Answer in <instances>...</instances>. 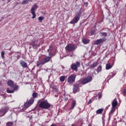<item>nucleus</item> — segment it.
Masks as SVG:
<instances>
[{"label":"nucleus","instance_id":"9","mask_svg":"<svg viewBox=\"0 0 126 126\" xmlns=\"http://www.w3.org/2000/svg\"><path fill=\"white\" fill-rule=\"evenodd\" d=\"M92 81V77L88 76L87 78L84 79L82 82V84L84 85L87 84V83H89V82H91Z\"/></svg>","mask_w":126,"mask_h":126},{"label":"nucleus","instance_id":"33","mask_svg":"<svg viewBox=\"0 0 126 126\" xmlns=\"http://www.w3.org/2000/svg\"><path fill=\"white\" fill-rule=\"evenodd\" d=\"M12 125H13V122H9L6 123V126H12Z\"/></svg>","mask_w":126,"mask_h":126},{"label":"nucleus","instance_id":"40","mask_svg":"<svg viewBox=\"0 0 126 126\" xmlns=\"http://www.w3.org/2000/svg\"><path fill=\"white\" fill-rule=\"evenodd\" d=\"M84 5H85V6L87 7L88 6V3L87 2L84 3Z\"/></svg>","mask_w":126,"mask_h":126},{"label":"nucleus","instance_id":"21","mask_svg":"<svg viewBox=\"0 0 126 126\" xmlns=\"http://www.w3.org/2000/svg\"><path fill=\"white\" fill-rule=\"evenodd\" d=\"M75 106H76V101L75 100H73L72 102L71 108H70V110H73Z\"/></svg>","mask_w":126,"mask_h":126},{"label":"nucleus","instance_id":"29","mask_svg":"<svg viewBox=\"0 0 126 126\" xmlns=\"http://www.w3.org/2000/svg\"><path fill=\"white\" fill-rule=\"evenodd\" d=\"M6 92H7V93L11 94V93H14V91L10 90L9 88H8V89H7V90H6Z\"/></svg>","mask_w":126,"mask_h":126},{"label":"nucleus","instance_id":"25","mask_svg":"<svg viewBox=\"0 0 126 126\" xmlns=\"http://www.w3.org/2000/svg\"><path fill=\"white\" fill-rule=\"evenodd\" d=\"M102 71V66H101V65H99L96 68V71L97 73H99V72H100V71Z\"/></svg>","mask_w":126,"mask_h":126},{"label":"nucleus","instance_id":"22","mask_svg":"<svg viewBox=\"0 0 126 126\" xmlns=\"http://www.w3.org/2000/svg\"><path fill=\"white\" fill-rule=\"evenodd\" d=\"M115 111H116V107H112L111 110L110 111L109 115L113 116V114H114V113H115Z\"/></svg>","mask_w":126,"mask_h":126},{"label":"nucleus","instance_id":"24","mask_svg":"<svg viewBox=\"0 0 126 126\" xmlns=\"http://www.w3.org/2000/svg\"><path fill=\"white\" fill-rule=\"evenodd\" d=\"M32 99H35L38 97V94L36 92H33L32 94Z\"/></svg>","mask_w":126,"mask_h":126},{"label":"nucleus","instance_id":"20","mask_svg":"<svg viewBox=\"0 0 126 126\" xmlns=\"http://www.w3.org/2000/svg\"><path fill=\"white\" fill-rule=\"evenodd\" d=\"M97 65H98V62L94 63L92 64H91L90 65L91 69L94 68V67H96V66H97Z\"/></svg>","mask_w":126,"mask_h":126},{"label":"nucleus","instance_id":"4","mask_svg":"<svg viewBox=\"0 0 126 126\" xmlns=\"http://www.w3.org/2000/svg\"><path fill=\"white\" fill-rule=\"evenodd\" d=\"M66 52H68L69 53H71V52H73L76 48L75 47V45L72 44H68L65 48Z\"/></svg>","mask_w":126,"mask_h":126},{"label":"nucleus","instance_id":"1","mask_svg":"<svg viewBox=\"0 0 126 126\" xmlns=\"http://www.w3.org/2000/svg\"><path fill=\"white\" fill-rule=\"evenodd\" d=\"M38 103H39L38 106L40 109L48 110L51 108V105L47 100L41 101V99H39Z\"/></svg>","mask_w":126,"mask_h":126},{"label":"nucleus","instance_id":"2","mask_svg":"<svg viewBox=\"0 0 126 126\" xmlns=\"http://www.w3.org/2000/svg\"><path fill=\"white\" fill-rule=\"evenodd\" d=\"M81 14H82V12L81 11H79L77 15L74 17L73 19L69 23V24H75L77 23L79 21V19H80Z\"/></svg>","mask_w":126,"mask_h":126},{"label":"nucleus","instance_id":"13","mask_svg":"<svg viewBox=\"0 0 126 126\" xmlns=\"http://www.w3.org/2000/svg\"><path fill=\"white\" fill-rule=\"evenodd\" d=\"M112 107L113 108H116L117 106H118V101L117 100V98H115L112 102Z\"/></svg>","mask_w":126,"mask_h":126},{"label":"nucleus","instance_id":"28","mask_svg":"<svg viewBox=\"0 0 126 126\" xmlns=\"http://www.w3.org/2000/svg\"><path fill=\"white\" fill-rule=\"evenodd\" d=\"M65 80V76H62L60 77V81L63 82Z\"/></svg>","mask_w":126,"mask_h":126},{"label":"nucleus","instance_id":"47","mask_svg":"<svg viewBox=\"0 0 126 126\" xmlns=\"http://www.w3.org/2000/svg\"><path fill=\"white\" fill-rule=\"evenodd\" d=\"M89 126H91V125H89Z\"/></svg>","mask_w":126,"mask_h":126},{"label":"nucleus","instance_id":"17","mask_svg":"<svg viewBox=\"0 0 126 126\" xmlns=\"http://www.w3.org/2000/svg\"><path fill=\"white\" fill-rule=\"evenodd\" d=\"M82 42L84 45H87L90 42V39H87L86 38H84L82 39Z\"/></svg>","mask_w":126,"mask_h":126},{"label":"nucleus","instance_id":"35","mask_svg":"<svg viewBox=\"0 0 126 126\" xmlns=\"http://www.w3.org/2000/svg\"><path fill=\"white\" fill-rule=\"evenodd\" d=\"M28 2V0H24L22 2V4H26Z\"/></svg>","mask_w":126,"mask_h":126},{"label":"nucleus","instance_id":"36","mask_svg":"<svg viewBox=\"0 0 126 126\" xmlns=\"http://www.w3.org/2000/svg\"><path fill=\"white\" fill-rule=\"evenodd\" d=\"M97 96L99 99H101L102 98V94L100 93H98V94H97Z\"/></svg>","mask_w":126,"mask_h":126},{"label":"nucleus","instance_id":"15","mask_svg":"<svg viewBox=\"0 0 126 126\" xmlns=\"http://www.w3.org/2000/svg\"><path fill=\"white\" fill-rule=\"evenodd\" d=\"M7 85L10 87H13L14 86V82L12 80H9L8 81Z\"/></svg>","mask_w":126,"mask_h":126},{"label":"nucleus","instance_id":"12","mask_svg":"<svg viewBox=\"0 0 126 126\" xmlns=\"http://www.w3.org/2000/svg\"><path fill=\"white\" fill-rule=\"evenodd\" d=\"M78 87H79V85H78L77 84H74V85L73 87V92L74 93H76V92H77Z\"/></svg>","mask_w":126,"mask_h":126},{"label":"nucleus","instance_id":"34","mask_svg":"<svg viewBox=\"0 0 126 126\" xmlns=\"http://www.w3.org/2000/svg\"><path fill=\"white\" fill-rule=\"evenodd\" d=\"M38 20L39 21H40L41 22H42V21L44 20V17L40 16L38 17Z\"/></svg>","mask_w":126,"mask_h":126},{"label":"nucleus","instance_id":"7","mask_svg":"<svg viewBox=\"0 0 126 126\" xmlns=\"http://www.w3.org/2000/svg\"><path fill=\"white\" fill-rule=\"evenodd\" d=\"M34 99L33 98H31L29 101H27V102L25 103L24 104V107L26 109H27L31 106L34 103Z\"/></svg>","mask_w":126,"mask_h":126},{"label":"nucleus","instance_id":"39","mask_svg":"<svg viewBox=\"0 0 126 126\" xmlns=\"http://www.w3.org/2000/svg\"><path fill=\"white\" fill-rule=\"evenodd\" d=\"M94 33H95V31H91V35H94Z\"/></svg>","mask_w":126,"mask_h":126},{"label":"nucleus","instance_id":"16","mask_svg":"<svg viewBox=\"0 0 126 126\" xmlns=\"http://www.w3.org/2000/svg\"><path fill=\"white\" fill-rule=\"evenodd\" d=\"M32 46V48L33 49H36L37 47H39V45L36 44L35 40H32V42L31 43Z\"/></svg>","mask_w":126,"mask_h":126},{"label":"nucleus","instance_id":"14","mask_svg":"<svg viewBox=\"0 0 126 126\" xmlns=\"http://www.w3.org/2000/svg\"><path fill=\"white\" fill-rule=\"evenodd\" d=\"M20 63L21 66H22V67H25V68L28 67V65L27 64V63H26V62L23 61H21Z\"/></svg>","mask_w":126,"mask_h":126},{"label":"nucleus","instance_id":"23","mask_svg":"<svg viewBox=\"0 0 126 126\" xmlns=\"http://www.w3.org/2000/svg\"><path fill=\"white\" fill-rule=\"evenodd\" d=\"M53 91L55 92L56 94H59V89H58L57 86H54L53 87Z\"/></svg>","mask_w":126,"mask_h":126},{"label":"nucleus","instance_id":"37","mask_svg":"<svg viewBox=\"0 0 126 126\" xmlns=\"http://www.w3.org/2000/svg\"><path fill=\"white\" fill-rule=\"evenodd\" d=\"M49 56H48V57H51V59H52V56H53V53L51 52V51H49Z\"/></svg>","mask_w":126,"mask_h":126},{"label":"nucleus","instance_id":"30","mask_svg":"<svg viewBox=\"0 0 126 126\" xmlns=\"http://www.w3.org/2000/svg\"><path fill=\"white\" fill-rule=\"evenodd\" d=\"M53 46L52 45H51L50 47H49V48L47 50V52L48 53H50V52H52V51H53Z\"/></svg>","mask_w":126,"mask_h":126},{"label":"nucleus","instance_id":"3","mask_svg":"<svg viewBox=\"0 0 126 126\" xmlns=\"http://www.w3.org/2000/svg\"><path fill=\"white\" fill-rule=\"evenodd\" d=\"M76 78V75L73 74L68 76L67 79L68 84H73L75 82V79Z\"/></svg>","mask_w":126,"mask_h":126},{"label":"nucleus","instance_id":"38","mask_svg":"<svg viewBox=\"0 0 126 126\" xmlns=\"http://www.w3.org/2000/svg\"><path fill=\"white\" fill-rule=\"evenodd\" d=\"M91 103H92V99H90L87 104L88 105H90Z\"/></svg>","mask_w":126,"mask_h":126},{"label":"nucleus","instance_id":"18","mask_svg":"<svg viewBox=\"0 0 126 126\" xmlns=\"http://www.w3.org/2000/svg\"><path fill=\"white\" fill-rule=\"evenodd\" d=\"M112 67H113V65H111L109 63L106 64V69L107 70L111 69Z\"/></svg>","mask_w":126,"mask_h":126},{"label":"nucleus","instance_id":"42","mask_svg":"<svg viewBox=\"0 0 126 126\" xmlns=\"http://www.w3.org/2000/svg\"><path fill=\"white\" fill-rule=\"evenodd\" d=\"M64 100L65 101H67V100H68V97H65Z\"/></svg>","mask_w":126,"mask_h":126},{"label":"nucleus","instance_id":"19","mask_svg":"<svg viewBox=\"0 0 126 126\" xmlns=\"http://www.w3.org/2000/svg\"><path fill=\"white\" fill-rule=\"evenodd\" d=\"M103 111H104L103 108L98 109L96 111V114H97V115H100L102 114V113H103Z\"/></svg>","mask_w":126,"mask_h":126},{"label":"nucleus","instance_id":"41","mask_svg":"<svg viewBox=\"0 0 126 126\" xmlns=\"http://www.w3.org/2000/svg\"><path fill=\"white\" fill-rule=\"evenodd\" d=\"M111 117H112V115L111 114H109V120H110L111 119Z\"/></svg>","mask_w":126,"mask_h":126},{"label":"nucleus","instance_id":"45","mask_svg":"<svg viewBox=\"0 0 126 126\" xmlns=\"http://www.w3.org/2000/svg\"><path fill=\"white\" fill-rule=\"evenodd\" d=\"M58 96H59L58 94H57H57L55 95V97H58Z\"/></svg>","mask_w":126,"mask_h":126},{"label":"nucleus","instance_id":"31","mask_svg":"<svg viewBox=\"0 0 126 126\" xmlns=\"http://www.w3.org/2000/svg\"><path fill=\"white\" fill-rule=\"evenodd\" d=\"M5 54V52L3 51H2L1 52V57L2 58V59H4V55Z\"/></svg>","mask_w":126,"mask_h":126},{"label":"nucleus","instance_id":"5","mask_svg":"<svg viewBox=\"0 0 126 126\" xmlns=\"http://www.w3.org/2000/svg\"><path fill=\"white\" fill-rule=\"evenodd\" d=\"M38 7H39V6L37 5V4L34 3L31 8V12L32 15V19H34V18H36V13H35V10H36V9H37Z\"/></svg>","mask_w":126,"mask_h":126},{"label":"nucleus","instance_id":"27","mask_svg":"<svg viewBox=\"0 0 126 126\" xmlns=\"http://www.w3.org/2000/svg\"><path fill=\"white\" fill-rule=\"evenodd\" d=\"M14 91H16L19 89V86L15 85V86H13Z\"/></svg>","mask_w":126,"mask_h":126},{"label":"nucleus","instance_id":"26","mask_svg":"<svg viewBox=\"0 0 126 126\" xmlns=\"http://www.w3.org/2000/svg\"><path fill=\"white\" fill-rule=\"evenodd\" d=\"M100 34H101V37H107V36H108V34L106 33V32H100Z\"/></svg>","mask_w":126,"mask_h":126},{"label":"nucleus","instance_id":"6","mask_svg":"<svg viewBox=\"0 0 126 126\" xmlns=\"http://www.w3.org/2000/svg\"><path fill=\"white\" fill-rule=\"evenodd\" d=\"M80 66V63L77 61L76 63H74L71 64L70 68L72 70H75V71H77L78 67Z\"/></svg>","mask_w":126,"mask_h":126},{"label":"nucleus","instance_id":"8","mask_svg":"<svg viewBox=\"0 0 126 126\" xmlns=\"http://www.w3.org/2000/svg\"><path fill=\"white\" fill-rule=\"evenodd\" d=\"M105 41H107V38L104 37L94 41V45H99V44H102V43H103V42H105Z\"/></svg>","mask_w":126,"mask_h":126},{"label":"nucleus","instance_id":"10","mask_svg":"<svg viewBox=\"0 0 126 126\" xmlns=\"http://www.w3.org/2000/svg\"><path fill=\"white\" fill-rule=\"evenodd\" d=\"M7 112H8V109H7V108L5 107L4 108H2L0 110V117H3Z\"/></svg>","mask_w":126,"mask_h":126},{"label":"nucleus","instance_id":"32","mask_svg":"<svg viewBox=\"0 0 126 126\" xmlns=\"http://www.w3.org/2000/svg\"><path fill=\"white\" fill-rule=\"evenodd\" d=\"M43 61H41V62L37 61V63H36V66H40V65H41V64H42Z\"/></svg>","mask_w":126,"mask_h":126},{"label":"nucleus","instance_id":"44","mask_svg":"<svg viewBox=\"0 0 126 126\" xmlns=\"http://www.w3.org/2000/svg\"><path fill=\"white\" fill-rule=\"evenodd\" d=\"M11 0H7V3H8V2H10Z\"/></svg>","mask_w":126,"mask_h":126},{"label":"nucleus","instance_id":"43","mask_svg":"<svg viewBox=\"0 0 126 126\" xmlns=\"http://www.w3.org/2000/svg\"><path fill=\"white\" fill-rule=\"evenodd\" d=\"M50 126H57V125L56 124H52Z\"/></svg>","mask_w":126,"mask_h":126},{"label":"nucleus","instance_id":"11","mask_svg":"<svg viewBox=\"0 0 126 126\" xmlns=\"http://www.w3.org/2000/svg\"><path fill=\"white\" fill-rule=\"evenodd\" d=\"M51 60V57L46 56L42 60V64H45V63H49L50 61Z\"/></svg>","mask_w":126,"mask_h":126},{"label":"nucleus","instance_id":"46","mask_svg":"<svg viewBox=\"0 0 126 126\" xmlns=\"http://www.w3.org/2000/svg\"><path fill=\"white\" fill-rule=\"evenodd\" d=\"M2 0V1H4V0Z\"/></svg>","mask_w":126,"mask_h":126}]
</instances>
